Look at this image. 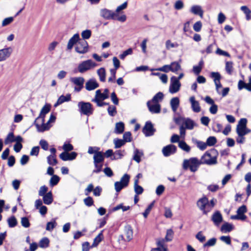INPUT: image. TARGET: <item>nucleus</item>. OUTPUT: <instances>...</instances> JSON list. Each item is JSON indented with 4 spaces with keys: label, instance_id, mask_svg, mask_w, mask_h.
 I'll use <instances>...</instances> for the list:
<instances>
[{
    "label": "nucleus",
    "instance_id": "nucleus-61",
    "mask_svg": "<svg viewBox=\"0 0 251 251\" xmlns=\"http://www.w3.org/2000/svg\"><path fill=\"white\" fill-rule=\"evenodd\" d=\"M14 21V17H9L6 18H5L2 22L1 25L2 26H5L11 23H12Z\"/></svg>",
    "mask_w": 251,
    "mask_h": 251
},
{
    "label": "nucleus",
    "instance_id": "nucleus-30",
    "mask_svg": "<svg viewBox=\"0 0 251 251\" xmlns=\"http://www.w3.org/2000/svg\"><path fill=\"white\" fill-rule=\"evenodd\" d=\"M170 105L174 112H176L179 105V100L177 97H174L171 100Z\"/></svg>",
    "mask_w": 251,
    "mask_h": 251
},
{
    "label": "nucleus",
    "instance_id": "nucleus-28",
    "mask_svg": "<svg viewBox=\"0 0 251 251\" xmlns=\"http://www.w3.org/2000/svg\"><path fill=\"white\" fill-rule=\"evenodd\" d=\"M124 231L126 237L125 240L127 242L130 241L133 238V230L132 227L130 226H125Z\"/></svg>",
    "mask_w": 251,
    "mask_h": 251
},
{
    "label": "nucleus",
    "instance_id": "nucleus-49",
    "mask_svg": "<svg viewBox=\"0 0 251 251\" xmlns=\"http://www.w3.org/2000/svg\"><path fill=\"white\" fill-rule=\"evenodd\" d=\"M113 143L115 146V149H118L121 148V147L125 145L126 142L125 141H124L123 139H115L113 140Z\"/></svg>",
    "mask_w": 251,
    "mask_h": 251
},
{
    "label": "nucleus",
    "instance_id": "nucleus-47",
    "mask_svg": "<svg viewBox=\"0 0 251 251\" xmlns=\"http://www.w3.org/2000/svg\"><path fill=\"white\" fill-rule=\"evenodd\" d=\"M7 223L9 227H14L17 225V221L14 216L8 218Z\"/></svg>",
    "mask_w": 251,
    "mask_h": 251
},
{
    "label": "nucleus",
    "instance_id": "nucleus-63",
    "mask_svg": "<svg viewBox=\"0 0 251 251\" xmlns=\"http://www.w3.org/2000/svg\"><path fill=\"white\" fill-rule=\"evenodd\" d=\"M21 224L25 228L29 227L30 225L28 218L26 217H22L21 218Z\"/></svg>",
    "mask_w": 251,
    "mask_h": 251
},
{
    "label": "nucleus",
    "instance_id": "nucleus-41",
    "mask_svg": "<svg viewBox=\"0 0 251 251\" xmlns=\"http://www.w3.org/2000/svg\"><path fill=\"white\" fill-rule=\"evenodd\" d=\"M233 228V226L231 224L226 223L221 226V231L224 233H227L231 231Z\"/></svg>",
    "mask_w": 251,
    "mask_h": 251
},
{
    "label": "nucleus",
    "instance_id": "nucleus-19",
    "mask_svg": "<svg viewBox=\"0 0 251 251\" xmlns=\"http://www.w3.org/2000/svg\"><path fill=\"white\" fill-rule=\"evenodd\" d=\"M155 129L150 122H147L143 128V132L146 136H150L153 134Z\"/></svg>",
    "mask_w": 251,
    "mask_h": 251
},
{
    "label": "nucleus",
    "instance_id": "nucleus-7",
    "mask_svg": "<svg viewBox=\"0 0 251 251\" xmlns=\"http://www.w3.org/2000/svg\"><path fill=\"white\" fill-rule=\"evenodd\" d=\"M72 85L74 86L75 92H79L83 88L85 79L82 77H72L70 79Z\"/></svg>",
    "mask_w": 251,
    "mask_h": 251
},
{
    "label": "nucleus",
    "instance_id": "nucleus-24",
    "mask_svg": "<svg viewBox=\"0 0 251 251\" xmlns=\"http://www.w3.org/2000/svg\"><path fill=\"white\" fill-rule=\"evenodd\" d=\"M79 41V35L78 33H76L73 35L72 37H71L67 44V49L68 50H71L74 46L77 44L78 42Z\"/></svg>",
    "mask_w": 251,
    "mask_h": 251
},
{
    "label": "nucleus",
    "instance_id": "nucleus-3",
    "mask_svg": "<svg viewBox=\"0 0 251 251\" xmlns=\"http://www.w3.org/2000/svg\"><path fill=\"white\" fill-rule=\"evenodd\" d=\"M174 120L176 124L184 126L185 128L188 130H192L197 126L196 123L190 118L178 117L174 118Z\"/></svg>",
    "mask_w": 251,
    "mask_h": 251
},
{
    "label": "nucleus",
    "instance_id": "nucleus-60",
    "mask_svg": "<svg viewBox=\"0 0 251 251\" xmlns=\"http://www.w3.org/2000/svg\"><path fill=\"white\" fill-rule=\"evenodd\" d=\"M48 162L50 165H54L57 163L56 155H50L47 157Z\"/></svg>",
    "mask_w": 251,
    "mask_h": 251
},
{
    "label": "nucleus",
    "instance_id": "nucleus-52",
    "mask_svg": "<svg viewBox=\"0 0 251 251\" xmlns=\"http://www.w3.org/2000/svg\"><path fill=\"white\" fill-rule=\"evenodd\" d=\"M107 112L110 116L113 117L117 114L116 107L112 105H109L107 108Z\"/></svg>",
    "mask_w": 251,
    "mask_h": 251
},
{
    "label": "nucleus",
    "instance_id": "nucleus-58",
    "mask_svg": "<svg viewBox=\"0 0 251 251\" xmlns=\"http://www.w3.org/2000/svg\"><path fill=\"white\" fill-rule=\"evenodd\" d=\"M154 201H152L151 203H150L148 206V207L146 208L144 212L143 213V215L144 217V218H147L148 215L150 213L152 207L154 205Z\"/></svg>",
    "mask_w": 251,
    "mask_h": 251
},
{
    "label": "nucleus",
    "instance_id": "nucleus-42",
    "mask_svg": "<svg viewBox=\"0 0 251 251\" xmlns=\"http://www.w3.org/2000/svg\"><path fill=\"white\" fill-rule=\"evenodd\" d=\"M171 71L176 73L181 69L180 64L176 61L173 62L170 64Z\"/></svg>",
    "mask_w": 251,
    "mask_h": 251
},
{
    "label": "nucleus",
    "instance_id": "nucleus-10",
    "mask_svg": "<svg viewBox=\"0 0 251 251\" xmlns=\"http://www.w3.org/2000/svg\"><path fill=\"white\" fill-rule=\"evenodd\" d=\"M180 82L176 79V77L173 76L171 78L169 92L171 94L176 93L180 90Z\"/></svg>",
    "mask_w": 251,
    "mask_h": 251
},
{
    "label": "nucleus",
    "instance_id": "nucleus-6",
    "mask_svg": "<svg viewBox=\"0 0 251 251\" xmlns=\"http://www.w3.org/2000/svg\"><path fill=\"white\" fill-rule=\"evenodd\" d=\"M93 158L96 169V170L94 171V172H100L102 170V163L104 158L103 153L101 151L96 152Z\"/></svg>",
    "mask_w": 251,
    "mask_h": 251
},
{
    "label": "nucleus",
    "instance_id": "nucleus-1",
    "mask_svg": "<svg viewBox=\"0 0 251 251\" xmlns=\"http://www.w3.org/2000/svg\"><path fill=\"white\" fill-rule=\"evenodd\" d=\"M217 155L218 152L215 150L206 151L200 159L201 164L212 165L217 164Z\"/></svg>",
    "mask_w": 251,
    "mask_h": 251
},
{
    "label": "nucleus",
    "instance_id": "nucleus-18",
    "mask_svg": "<svg viewBox=\"0 0 251 251\" xmlns=\"http://www.w3.org/2000/svg\"><path fill=\"white\" fill-rule=\"evenodd\" d=\"M85 89L88 91H92L99 87V84L95 78H91L85 83Z\"/></svg>",
    "mask_w": 251,
    "mask_h": 251
},
{
    "label": "nucleus",
    "instance_id": "nucleus-44",
    "mask_svg": "<svg viewBox=\"0 0 251 251\" xmlns=\"http://www.w3.org/2000/svg\"><path fill=\"white\" fill-rule=\"evenodd\" d=\"M143 155V153L141 151H140L138 149H135L134 151L133 159L137 163H139L141 161L140 158Z\"/></svg>",
    "mask_w": 251,
    "mask_h": 251
},
{
    "label": "nucleus",
    "instance_id": "nucleus-35",
    "mask_svg": "<svg viewBox=\"0 0 251 251\" xmlns=\"http://www.w3.org/2000/svg\"><path fill=\"white\" fill-rule=\"evenodd\" d=\"M240 9L245 14L246 19L247 21L251 20V10L246 5L242 6Z\"/></svg>",
    "mask_w": 251,
    "mask_h": 251
},
{
    "label": "nucleus",
    "instance_id": "nucleus-20",
    "mask_svg": "<svg viewBox=\"0 0 251 251\" xmlns=\"http://www.w3.org/2000/svg\"><path fill=\"white\" fill-rule=\"evenodd\" d=\"M77 156L75 152H63L59 155V157L63 161L73 160L75 159Z\"/></svg>",
    "mask_w": 251,
    "mask_h": 251
},
{
    "label": "nucleus",
    "instance_id": "nucleus-5",
    "mask_svg": "<svg viewBox=\"0 0 251 251\" xmlns=\"http://www.w3.org/2000/svg\"><path fill=\"white\" fill-rule=\"evenodd\" d=\"M97 66V64L91 59H88L81 62L78 66V71L84 73Z\"/></svg>",
    "mask_w": 251,
    "mask_h": 251
},
{
    "label": "nucleus",
    "instance_id": "nucleus-38",
    "mask_svg": "<svg viewBox=\"0 0 251 251\" xmlns=\"http://www.w3.org/2000/svg\"><path fill=\"white\" fill-rule=\"evenodd\" d=\"M125 151L124 150H118L114 152L113 156H112V160H118L122 158L124 156Z\"/></svg>",
    "mask_w": 251,
    "mask_h": 251
},
{
    "label": "nucleus",
    "instance_id": "nucleus-14",
    "mask_svg": "<svg viewBox=\"0 0 251 251\" xmlns=\"http://www.w3.org/2000/svg\"><path fill=\"white\" fill-rule=\"evenodd\" d=\"M248 120L247 118H241L236 126V131L251 132V129L247 127Z\"/></svg>",
    "mask_w": 251,
    "mask_h": 251
},
{
    "label": "nucleus",
    "instance_id": "nucleus-16",
    "mask_svg": "<svg viewBox=\"0 0 251 251\" xmlns=\"http://www.w3.org/2000/svg\"><path fill=\"white\" fill-rule=\"evenodd\" d=\"M176 151V147L173 144L168 145L163 148L162 152L165 157L169 156Z\"/></svg>",
    "mask_w": 251,
    "mask_h": 251
},
{
    "label": "nucleus",
    "instance_id": "nucleus-4",
    "mask_svg": "<svg viewBox=\"0 0 251 251\" xmlns=\"http://www.w3.org/2000/svg\"><path fill=\"white\" fill-rule=\"evenodd\" d=\"M77 105L81 114L87 116H89L93 114L94 110L91 103L80 101L78 103Z\"/></svg>",
    "mask_w": 251,
    "mask_h": 251
},
{
    "label": "nucleus",
    "instance_id": "nucleus-62",
    "mask_svg": "<svg viewBox=\"0 0 251 251\" xmlns=\"http://www.w3.org/2000/svg\"><path fill=\"white\" fill-rule=\"evenodd\" d=\"M62 149L64 151V152H69L74 149L72 145L68 143H65L62 146Z\"/></svg>",
    "mask_w": 251,
    "mask_h": 251
},
{
    "label": "nucleus",
    "instance_id": "nucleus-37",
    "mask_svg": "<svg viewBox=\"0 0 251 251\" xmlns=\"http://www.w3.org/2000/svg\"><path fill=\"white\" fill-rule=\"evenodd\" d=\"M203 61L202 60H201L199 62L198 65L193 66V71L195 75H198L201 73L203 66Z\"/></svg>",
    "mask_w": 251,
    "mask_h": 251
},
{
    "label": "nucleus",
    "instance_id": "nucleus-34",
    "mask_svg": "<svg viewBox=\"0 0 251 251\" xmlns=\"http://www.w3.org/2000/svg\"><path fill=\"white\" fill-rule=\"evenodd\" d=\"M57 223L56 222V219H52L51 221L47 223L46 229L49 231H51L56 226Z\"/></svg>",
    "mask_w": 251,
    "mask_h": 251
},
{
    "label": "nucleus",
    "instance_id": "nucleus-45",
    "mask_svg": "<svg viewBox=\"0 0 251 251\" xmlns=\"http://www.w3.org/2000/svg\"><path fill=\"white\" fill-rule=\"evenodd\" d=\"M103 238L102 231H101L94 239L92 247H97Z\"/></svg>",
    "mask_w": 251,
    "mask_h": 251
},
{
    "label": "nucleus",
    "instance_id": "nucleus-11",
    "mask_svg": "<svg viewBox=\"0 0 251 251\" xmlns=\"http://www.w3.org/2000/svg\"><path fill=\"white\" fill-rule=\"evenodd\" d=\"M197 204L199 209L202 211L203 214L207 215L208 214V199L206 197L200 199L198 201Z\"/></svg>",
    "mask_w": 251,
    "mask_h": 251
},
{
    "label": "nucleus",
    "instance_id": "nucleus-29",
    "mask_svg": "<svg viewBox=\"0 0 251 251\" xmlns=\"http://www.w3.org/2000/svg\"><path fill=\"white\" fill-rule=\"evenodd\" d=\"M23 142V138L20 135L17 136V141L15 142L16 143L14 145V150L16 152L20 151L23 148V145L21 144Z\"/></svg>",
    "mask_w": 251,
    "mask_h": 251
},
{
    "label": "nucleus",
    "instance_id": "nucleus-57",
    "mask_svg": "<svg viewBox=\"0 0 251 251\" xmlns=\"http://www.w3.org/2000/svg\"><path fill=\"white\" fill-rule=\"evenodd\" d=\"M174 235V231L172 229H169L167 230L166 235L165 236V240L166 241H171L173 239Z\"/></svg>",
    "mask_w": 251,
    "mask_h": 251
},
{
    "label": "nucleus",
    "instance_id": "nucleus-25",
    "mask_svg": "<svg viewBox=\"0 0 251 251\" xmlns=\"http://www.w3.org/2000/svg\"><path fill=\"white\" fill-rule=\"evenodd\" d=\"M109 98V95H105L100 89L97 90L96 91L95 97L92 100L93 102H98L99 101H103Z\"/></svg>",
    "mask_w": 251,
    "mask_h": 251
},
{
    "label": "nucleus",
    "instance_id": "nucleus-2",
    "mask_svg": "<svg viewBox=\"0 0 251 251\" xmlns=\"http://www.w3.org/2000/svg\"><path fill=\"white\" fill-rule=\"evenodd\" d=\"M201 165L200 159L197 157H191L188 159H184L182 167L185 170H189L192 172H195Z\"/></svg>",
    "mask_w": 251,
    "mask_h": 251
},
{
    "label": "nucleus",
    "instance_id": "nucleus-43",
    "mask_svg": "<svg viewBox=\"0 0 251 251\" xmlns=\"http://www.w3.org/2000/svg\"><path fill=\"white\" fill-rule=\"evenodd\" d=\"M164 98V95L162 92L157 93L151 100L152 103H158L162 101Z\"/></svg>",
    "mask_w": 251,
    "mask_h": 251
},
{
    "label": "nucleus",
    "instance_id": "nucleus-51",
    "mask_svg": "<svg viewBox=\"0 0 251 251\" xmlns=\"http://www.w3.org/2000/svg\"><path fill=\"white\" fill-rule=\"evenodd\" d=\"M92 34V32L89 29H86L83 30L81 32V37L83 38V40H85L86 39H88L90 38Z\"/></svg>",
    "mask_w": 251,
    "mask_h": 251
},
{
    "label": "nucleus",
    "instance_id": "nucleus-54",
    "mask_svg": "<svg viewBox=\"0 0 251 251\" xmlns=\"http://www.w3.org/2000/svg\"><path fill=\"white\" fill-rule=\"evenodd\" d=\"M166 48L167 50H170L172 48H177L178 45L176 43H172L171 40H168L165 43Z\"/></svg>",
    "mask_w": 251,
    "mask_h": 251
},
{
    "label": "nucleus",
    "instance_id": "nucleus-12",
    "mask_svg": "<svg viewBox=\"0 0 251 251\" xmlns=\"http://www.w3.org/2000/svg\"><path fill=\"white\" fill-rule=\"evenodd\" d=\"M50 105L46 104L42 108L39 116L34 121V125L36 126V123L41 124L44 122V118L46 114L49 112L50 111Z\"/></svg>",
    "mask_w": 251,
    "mask_h": 251
},
{
    "label": "nucleus",
    "instance_id": "nucleus-27",
    "mask_svg": "<svg viewBox=\"0 0 251 251\" xmlns=\"http://www.w3.org/2000/svg\"><path fill=\"white\" fill-rule=\"evenodd\" d=\"M190 12L195 15H198L201 18L203 17V11L200 5H195L191 7Z\"/></svg>",
    "mask_w": 251,
    "mask_h": 251
},
{
    "label": "nucleus",
    "instance_id": "nucleus-23",
    "mask_svg": "<svg viewBox=\"0 0 251 251\" xmlns=\"http://www.w3.org/2000/svg\"><path fill=\"white\" fill-rule=\"evenodd\" d=\"M189 101L191 104L192 110L196 113L200 112L201 110L200 103L198 101L195 100V97H191L189 99Z\"/></svg>",
    "mask_w": 251,
    "mask_h": 251
},
{
    "label": "nucleus",
    "instance_id": "nucleus-39",
    "mask_svg": "<svg viewBox=\"0 0 251 251\" xmlns=\"http://www.w3.org/2000/svg\"><path fill=\"white\" fill-rule=\"evenodd\" d=\"M71 100L70 95H68L66 96L62 95L58 99L56 103L55 104V106L60 105L65 101H69Z\"/></svg>",
    "mask_w": 251,
    "mask_h": 251
},
{
    "label": "nucleus",
    "instance_id": "nucleus-50",
    "mask_svg": "<svg viewBox=\"0 0 251 251\" xmlns=\"http://www.w3.org/2000/svg\"><path fill=\"white\" fill-rule=\"evenodd\" d=\"M60 180V178L57 175H52L50 180V185L53 187L57 184Z\"/></svg>",
    "mask_w": 251,
    "mask_h": 251
},
{
    "label": "nucleus",
    "instance_id": "nucleus-9",
    "mask_svg": "<svg viewBox=\"0 0 251 251\" xmlns=\"http://www.w3.org/2000/svg\"><path fill=\"white\" fill-rule=\"evenodd\" d=\"M75 50L79 54H84L88 51V44L85 40H81L78 42L75 47Z\"/></svg>",
    "mask_w": 251,
    "mask_h": 251
},
{
    "label": "nucleus",
    "instance_id": "nucleus-40",
    "mask_svg": "<svg viewBox=\"0 0 251 251\" xmlns=\"http://www.w3.org/2000/svg\"><path fill=\"white\" fill-rule=\"evenodd\" d=\"M178 147L182 150L186 152H189L191 151V147L188 145L185 141L183 140L179 142Z\"/></svg>",
    "mask_w": 251,
    "mask_h": 251
},
{
    "label": "nucleus",
    "instance_id": "nucleus-13",
    "mask_svg": "<svg viewBox=\"0 0 251 251\" xmlns=\"http://www.w3.org/2000/svg\"><path fill=\"white\" fill-rule=\"evenodd\" d=\"M100 15L106 20H115L117 16V14L109 9L103 8L100 10Z\"/></svg>",
    "mask_w": 251,
    "mask_h": 251
},
{
    "label": "nucleus",
    "instance_id": "nucleus-17",
    "mask_svg": "<svg viewBox=\"0 0 251 251\" xmlns=\"http://www.w3.org/2000/svg\"><path fill=\"white\" fill-rule=\"evenodd\" d=\"M247 212V208L245 205L239 207L236 211V220L244 221L247 218L245 213Z\"/></svg>",
    "mask_w": 251,
    "mask_h": 251
},
{
    "label": "nucleus",
    "instance_id": "nucleus-55",
    "mask_svg": "<svg viewBox=\"0 0 251 251\" xmlns=\"http://www.w3.org/2000/svg\"><path fill=\"white\" fill-rule=\"evenodd\" d=\"M130 176L127 174H125L121 178L120 182L123 183L125 186H127L129 183Z\"/></svg>",
    "mask_w": 251,
    "mask_h": 251
},
{
    "label": "nucleus",
    "instance_id": "nucleus-26",
    "mask_svg": "<svg viewBox=\"0 0 251 251\" xmlns=\"http://www.w3.org/2000/svg\"><path fill=\"white\" fill-rule=\"evenodd\" d=\"M250 132H251L236 131L237 134V136L236 137V143L240 144H244L246 141V137L245 136Z\"/></svg>",
    "mask_w": 251,
    "mask_h": 251
},
{
    "label": "nucleus",
    "instance_id": "nucleus-59",
    "mask_svg": "<svg viewBox=\"0 0 251 251\" xmlns=\"http://www.w3.org/2000/svg\"><path fill=\"white\" fill-rule=\"evenodd\" d=\"M211 76L212 78L214 79V81L215 83L220 81L221 76L219 73L212 72L211 74Z\"/></svg>",
    "mask_w": 251,
    "mask_h": 251
},
{
    "label": "nucleus",
    "instance_id": "nucleus-21",
    "mask_svg": "<svg viewBox=\"0 0 251 251\" xmlns=\"http://www.w3.org/2000/svg\"><path fill=\"white\" fill-rule=\"evenodd\" d=\"M151 102H152L151 100H149L147 103L149 111L152 113H160L161 110L160 105L156 103H154V104H151Z\"/></svg>",
    "mask_w": 251,
    "mask_h": 251
},
{
    "label": "nucleus",
    "instance_id": "nucleus-22",
    "mask_svg": "<svg viewBox=\"0 0 251 251\" xmlns=\"http://www.w3.org/2000/svg\"><path fill=\"white\" fill-rule=\"evenodd\" d=\"M211 220L216 226H219L223 221V217L221 213L219 211L214 212L212 216Z\"/></svg>",
    "mask_w": 251,
    "mask_h": 251
},
{
    "label": "nucleus",
    "instance_id": "nucleus-56",
    "mask_svg": "<svg viewBox=\"0 0 251 251\" xmlns=\"http://www.w3.org/2000/svg\"><path fill=\"white\" fill-rule=\"evenodd\" d=\"M206 143L207 146H213L217 143V139L214 136H210L207 139Z\"/></svg>",
    "mask_w": 251,
    "mask_h": 251
},
{
    "label": "nucleus",
    "instance_id": "nucleus-8",
    "mask_svg": "<svg viewBox=\"0 0 251 251\" xmlns=\"http://www.w3.org/2000/svg\"><path fill=\"white\" fill-rule=\"evenodd\" d=\"M55 119V116L54 115L51 114L50 116L49 120L46 124H44V123H43V124H41V122H40L39 123H36V127L37 128V131L38 132H42L46 130H48L51 126L50 123L54 122Z\"/></svg>",
    "mask_w": 251,
    "mask_h": 251
},
{
    "label": "nucleus",
    "instance_id": "nucleus-32",
    "mask_svg": "<svg viewBox=\"0 0 251 251\" xmlns=\"http://www.w3.org/2000/svg\"><path fill=\"white\" fill-rule=\"evenodd\" d=\"M17 136H15L13 132H9L6 136L4 140V144L5 145L10 144L17 141Z\"/></svg>",
    "mask_w": 251,
    "mask_h": 251
},
{
    "label": "nucleus",
    "instance_id": "nucleus-46",
    "mask_svg": "<svg viewBox=\"0 0 251 251\" xmlns=\"http://www.w3.org/2000/svg\"><path fill=\"white\" fill-rule=\"evenodd\" d=\"M138 182L136 180L134 182V189L137 195H141L144 191L143 187L138 185Z\"/></svg>",
    "mask_w": 251,
    "mask_h": 251
},
{
    "label": "nucleus",
    "instance_id": "nucleus-33",
    "mask_svg": "<svg viewBox=\"0 0 251 251\" xmlns=\"http://www.w3.org/2000/svg\"><path fill=\"white\" fill-rule=\"evenodd\" d=\"M43 201L45 204L49 205L53 201V197L51 191L48 192L46 195L42 196Z\"/></svg>",
    "mask_w": 251,
    "mask_h": 251
},
{
    "label": "nucleus",
    "instance_id": "nucleus-31",
    "mask_svg": "<svg viewBox=\"0 0 251 251\" xmlns=\"http://www.w3.org/2000/svg\"><path fill=\"white\" fill-rule=\"evenodd\" d=\"M125 130V124L122 122L116 123L114 132L117 134H120L123 133Z\"/></svg>",
    "mask_w": 251,
    "mask_h": 251
},
{
    "label": "nucleus",
    "instance_id": "nucleus-15",
    "mask_svg": "<svg viewBox=\"0 0 251 251\" xmlns=\"http://www.w3.org/2000/svg\"><path fill=\"white\" fill-rule=\"evenodd\" d=\"M13 52V49L9 47L0 50V62L4 61L10 57Z\"/></svg>",
    "mask_w": 251,
    "mask_h": 251
},
{
    "label": "nucleus",
    "instance_id": "nucleus-64",
    "mask_svg": "<svg viewBox=\"0 0 251 251\" xmlns=\"http://www.w3.org/2000/svg\"><path fill=\"white\" fill-rule=\"evenodd\" d=\"M132 137L130 132H126L123 135V140L125 142H129L131 141Z\"/></svg>",
    "mask_w": 251,
    "mask_h": 251
},
{
    "label": "nucleus",
    "instance_id": "nucleus-53",
    "mask_svg": "<svg viewBox=\"0 0 251 251\" xmlns=\"http://www.w3.org/2000/svg\"><path fill=\"white\" fill-rule=\"evenodd\" d=\"M226 70L227 74L231 75L233 72V63L226 61Z\"/></svg>",
    "mask_w": 251,
    "mask_h": 251
},
{
    "label": "nucleus",
    "instance_id": "nucleus-36",
    "mask_svg": "<svg viewBox=\"0 0 251 251\" xmlns=\"http://www.w3.org/2000/svg\"><path fill=\"white\" fill-rule=\"evenodd\" d=\"M97 74L99 76L100 80L104 82L106 79V71L104 68H100L97 70Z\"/></svg>",
    "mask_w": 251,
    "mask_h": 251
},
{
    "label": "nucleus",
    "instance_id": "nucleus-48",
    "mask_svg": "<svg viewBox=\"0 0 251 251\" xmlns=\"http://www.w3.org/2000/svg\"><path fill=\"white\" fill-rule=\"evenodd\" d=\"M49 243L50 241L49 239L47 237H44L39 242V246L40 248H46L49 247Z\"/></svg>",
    "mask_w": 251,
    "mask_h": 251
}]
</instances>
